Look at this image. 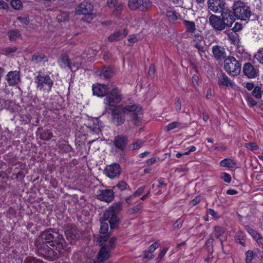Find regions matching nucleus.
<instances>
[{"label": "nucleus", "mask_w": 263, "mask_h": 263, "mask_svg": "<svg viewBox=\"0 0 263 263\" xmlns=\"http://www.w3.org/2000/svg\"><path fill=\"white\" fill-rule=\"evenodd\" d=\"M58 19L60 22H65L68 20L69 16L67 13H62L58 16Z\"/></svg>", "instance_id": "nucleus-50"}, {"label": "nucleus", "mask_w": 263, "mask_h": 263, "mask_svg": "<svg viewBox=\"0 0 263 263\" xmlns=\"http://www.w3.org/2000/svg\"><path fill=\"white\" fill-rule=\"evenodd\" d=\"M47 61V57L42 53L34 54L32 58V61L35 63H39L42 61Z\"/></svg>", "instance_id": "nucleus-30"}, {"label": "nucleus", "mask_w": 263, "mask_h": 263, "mask_svg": "<svg viewBox=\"0 0 263 263\" xmlns=\"http://www.w3.org/2000/svg\"><path fill=\"white\" fill-rule=\"evenodd\" d=\"M114 187H117L120 191H123L127 189H128L130 190L128 185L124 181H119Z\"/></svg>", "instance_id": "nucleus-40"}, {"label": "nucleus", "mask_w": 263, "mask_h": 263, "mask_svg": "<svg viewBox=\"0 0 263 263\" xmlns=\"http://www.w3.org/2000/svg\"><path fill=\"white\" fill-rule=\"evenodd\" d=\"M9 39L11 41H14L21 37V34L17 30H13L8 32Z\"/></svg>", "instance_id": "nucleus-35"}, {"label": "nucleus", "mask_w": 263, "mask_h": 263, "mask_svg": "<svg viewBox=\"0 0 263 263\" xmlns=\"http://www.w3.org/2000/svg\"><path fill=\"white\" fill-rule=\"evenodd\" d=\"M127 106H135L136 108L133 109V111H127V114H129L132 122L136 125H138L140 123V120L139 115L142 113L141 108L136 104L127 105Z\"/></svg>", "instance_id": "nucleus-19"}, {"label": "nucleus", "mask_w": 263, "mask_h": 263, "mask_svg": "<svg viewBox=\"0 0 263 263\" xmlns=\"http://www.w3.org/2000/svg\"><path fill=\"white\" fill-rule=\"evenodd\" d=\"M168 249V248L166 247V248H163V250H161V251L159 253V254L157 258V261L158 262H160L162 260V259L163 258L164 256L166 253Z\"/></svg>", "instance_id": "nucleus-52"}, {"label": "nucleus", "mask_w": 263, "mask_h": 263, "mask_svg": "<svg viewBox=\"0 0 263 263\" xmlns=\"http://www.w3.org/2000/svg\"><path fill=\"white\" fill-rule=\"evenodd\" d=\"M218 84L220 87H232L233 83L230 79L224 73H221L218 77Z\"/></svg>", "instance_id": "nucleus-25"}, {"label": "nucleus", "mask_w": 263, "mask_h": 263, "mask_svg": "<svg viewBox=\"0 0 263 263\" xmlns=\"http://www.w3.org/2000/svg\"><path fill=\"white\" fill-rule=\"evenodd\" d=\"M209 23L216 31H221L226 28L221 17L215 14H211L210 16Z\"/></svg>", "instance_id": "nucleus-13"}, {"label": "nucleus", "mask_w": 263, "mask_h": 263, "mask_svg": "<svg viewBox=\"0 0 263 263\" xmlns=\"http://www.w3.org/2000/svg\"><path fill=\"white\" fill-rule=\"evenodd\" d=\"M220 165L222 167L234 168L236 167L237 164L234 160L230 158H226L220 161Z\"/></svg>", "instance_id": "nucleus-29"}, {"label": "nucleus", "mask_w": 263, "mask_h": 263, "mask_svg": "<svg viewBox=\"0 0 263 263\" xmlns=\"http://www.w3.org/2000/svg\"><path fill=\"white\" fill-rule=\"evenodd\" d=\"M208 213L213 216V217L217 218V213L214 211L213 209H209L208 210Z\"/></svg>", "instance_id": "nucleus-63"}, {"label": "nucleus", "mask_w": 263, "mask_h": 263, "mask_svg": "<svg viewBox=\"0 0 263 263\" xmlns=\"http://www.w3.org/2000/svg\"><path fill=\"white\" fill-rule=\"evenodd\" d=\"M224 0H208L207 7L209 11L215 13L222 12L225 6Z\"/></svg>", "instance_id": "nucleus-11"}, {"label": "nucleus", "mask_w": 263, "mask_h": 263, "mask_svg": "<svg viewBox=\"0 0 263 263\" xmlns=\"http://www.w3.org/2000/svg\"><path fill=\"white\" fill-rule=\"evenodd\" d=\"M254 258V254L253 251H248L246 253V263H252V260Z\"/></svg>", "instance_id": "nucleus-42"}, {"label": "nucleus", "mask_w": 263, "mask_h": 263, "mask_svg": "<svg viewBox=\"0 0 263 263\" xmlns=\"http://www.w3.org/2000/svg\"><path fill=\"white\" fill-rule=\"evenodd\" d=\"M180 123L179 122H173L168 124L166 126V129L167 131L173 129L175 128L178 127L180 125Z\"/></svg>", "instance_id": "nucleus-48"}, {"label": "nucleus", "mask_w": 263, "mask_h": 263, "mask_svg": "<svg viewBox=\"0 0 263 263\" xmlns=\"http://www.w3.org/2000/svg\"><path fill=\"white\" fill-rule=\"evenodd\" d=\"M242 72L249 79H254L259 76L258 68L250 63H246L243 65Z\"/></svg>", "instance_id": "nucleus-15"}, {"label": "nucleus", "mask_w": 263, "mask_h": 263, "mask_svg": "<svg viewBox=\"0 0 263 263\" xmlns=\"http://www.w3.org/2000/svg\"><path fill=\"white\" fill-rule=\"evenodd\" d=\"M246 230L253 237L258 246L263 249V236L256 230L249 226L246 227Z\"/></svg>", "instance_id": "nucleus-22"}, {"label": "nucleus", "mask_w": 263, "mask_h": 263, "mask_svg": "<svg viewBox=\"0 0 263 263\" xmlns=\"http://www.w3.org/2000/svg\"><path fill=\"white\" fill-rule=\"evenodd\" d=\"M255 57L260 64H263V49H260L255 54Z\"/></svg>", "instance_id": "nucleus-46"}, {"label": "nucleus", "mask_w": 263, "mask_h": 263, "mask_svg": "<svg viewBox=\"0 0 263 263\" xmlns=\"http://www.w3.org/2000/svg\"><path fill=\"white\" fill-rule=\"evenodd\" d=\"M6 80L10 86L17 84L21 80L20 72L17 70L9 71L6 76Z\"/></svg>", "instance_id": "nucleus-20"}, {"label": "nucleus", "mask_w": 263, "mask_h": 263, "mask_svg": "<svg viewBox=\"0 0 263 263\" xmlns=\"http://www.w3.org/2000/svg\"><path fill=\"white\" fill-rule=\"evenodd\" d=\"M182 23L185 27V31L184 34L187 38H191L195 34H200L196 29V26L194 22L184 20Z\"/></svg>", "instance_id": "nucleus-14"}, {"label": "nucleus", "mask_w": 263, "mask_h": 263, "mask_svg": "<svg viewBox=\"0 0 263 263\" xmlns=\"http://www.w3.org/2000/svg\"><path fill=\"white\" fill-rule=\"evenodd\" d=\"M135 106L123 107L118 106L115 107L111 110V120L114 124L116 126H119L124 123L125 121V114H127V111H133L135 109Z\"/></svg>", "instance_id": "nucleus-3"}, {"label": "nucleus", "mask_w": 263, "mask_h": 263, "mask_svg": "<svg viewBox=\"0 0 263 263\" xmlns=\"http://www.w3.org/2000/svg\"><path fill=\"white\" fill-rule=\"evenodd\" d=\"M122 39V35L120 31H115L111 34H110L108 37V40L110 42H116L119 41Z\"/></svg>", "instance_id": "nucleus-31"}, {"label": "nucleus", "mask_w": 263, "mask_h": 263, "mask_svg": "<svg viewBox=\"0 0 263 263\" xmlns=\"http://www.w3.org/2000/svg\"><path fill=\"white\" fill-rule=\"evenodd\" d=\"M145 186H143L138 188L133 194V196L136 197L141 195L144 191Z\"/></svg>", "instance_id": "nucleus-53"}, {"label": "nucleus", "mask_w": 263, "mask_h": 263, "mask_svg": "<svg viewBox=\"0 0 263 263\" xmlns=\"http://www.w3.org/2000/svg\"><path fill=\"white\" fill-rule=\"evenodd\" d=\"M242 29V25L238 22L235 23L234 27L232 28V30L234 32H236L240 31Z\"/></svg>", "instance_id": "nucleus-55"}, {"label": "nucleus", "mask_w": 263, "mask_h": 263, "mask_svg": "<svg viewBox=\"0 0 263 263\" xmlns=\"http://www.w3.org/2000/svg\"><path fill=\"white\" fill-rule=\"evenodd\" d=\"M223 67L226 71L230 75L236 76L240 72V65L233 57L230 56L225 59Z\"/></svg>", "instance_id": "nucleus-6"}, {"label": "nucleus", "mask_w": 263, "mask_h": 263, "mask_svg": "<svg viewBox=\"0 0 263 263\" xmlns=\"http://www.w3.org/2000/svg\"><path fill=\"white\" fill-rule=\"evenodd\" d=\"M93 94L98 97L105 96L109 90V88L104 84H97L92 87Z\"/></svg>", "instance_id": "nucleus-24"}, {"label": "nucleus", "mask_w": 263, "mask_h": 263, "mask_svg": "<svg viewBox=\"0 0 263 263\" xmlns=\"http://www.w3.org/2000/svg\"><path fill=\"white\" fill-rule=\"evenodd\" d=\"M17 20H19L22 23L27 25L29 23V18L27 17H18Z\"/></svg>", "instance_id": "nucleus-60"}, {"label": "nucleus", "mask_w": 263, "mask_h": 263, "mask_svg": "<svg viewBox=\"0 0 263 263\" xmlns=\"http://www.w3.org/2000/svg\"><path fill=\"white\" fill-rule=\"evenodd\" d=\"M11 5L15 10H20L23 7V3L20 0H11Z\"/></svg>", "instance_id": "nucleus-39"}, {"label": "nucleus", "mask_w": 263, "mask_h": 263, "mask_svg": "<svg viewBox=\"0 0 263 263\" xmlns=\"http://www.w3.org/2000/svg\"><path fill=\"white\" fill-rule=\"evenodd\" d=\"M121 211V205L117 203L109 207L103 214V220L101 221V225L100 229V233L103 234L107 233L108 230V225L106 221H108L111 229L117 228L119 223V218L118 214Z\"/></svg>", "instance_id": "nucleus-1"}, {"label": "nucleus", "mask_w": 263, "mask_h": 263, "mask_svg": "<svg viewBox=\"0 0 263 263\" xmlns=\"http://www.w3.org/2000/svg\"><path fill=\"white\" fill-rule=\"evenodd\" d=\"M109 247L102 246L98 255V261L102 262L108 258L110 254Z\"/></svg>", "instance_id": "nucleus-26"}, {"label": "nucleus", "mask_w": 263, "mask_h": 263, "mask_svg": "<svg viewBox=\"0 0 263 263\" xmlns=\"http://www.w3.org/2000/svg\"><path fill=\"white\" fill-rule=\"evenodd\" d=\"M43 238L46 242L52 243L50 246H53L56 244L59 249H63L64 247V239L63 235L58 232L50 229L45 232L42 234Z\"/></svg>", "instance_id": "nucleus-5"}, {"label": "nucleus", "mask_w": 263, "mask_h": 263, "mask_svg": "<svg viewBox=\"0 0 263 263\" xmlns=\"http://www.w3.org/2000/svg\"><path fill=\"white\" fill-rule=\"evenodd\" d=\"M229 40L233 43H236L238 40V35L237 33L231 32L228 34Z\"/></svg>", "instance_id": "nucleus-44"}, {"label": "nucleus", "mask_w": 263, "mask_h": 263, "mask_svg": "<svg viewBox=\"0 0 263 263\" xmlns=\"http://www.w3.org/2000/svg\"><path fill=\"white\" fill-rule=\"evenodd\" d=\"M52 133L49 130H45L40 135L41 139L45 141H48L52 137Z\"/></svg>", "instance_id": "nucleus-34"}, {"label": "nucleus", "mask_w": 263, "mask_h": 263, "mask_svg": "<svg viewBox=\"0 0 263 263\" xmlns=\"http://www.w3.org/2000/svg\"><path fill=\"white\" fill-rule=\"evenodd\" d=\"M116 241V238L115 237H112L109 241V246H107L106 247H109V249L111 250L114 248Z\"/></svg>", "instance_id": "nucleus-58"}, {"label": "nucleus", "mask_w": 263, "mask_h": 263, "mask_svg": "<svg viewBox=\"0 0 263 263\" xmlns=\"http://www.w3.org/2000/svg\"><path fill=\"white\" fill-rule=\"evenodd\" d=\"M25 263H44L42 260L35 257H29L26 258Z\"/></svg>", "instance_id": "nucleus-45"}, {"label": "nucleus", "mask_w": 263, "mask_h": 263, "mask_svg": "<svg viewBox=\"0 0 263 263\" xmlns=\"http://www.w3.org/2000/svg\"><path fill=\"white\" fill-rule=\"evenodd\" d=\"M139 40L137 35L133 34L130 35L128 38V46H132L133 44L137 43Z\"/></svg>", "instance_id": "nucleus-41"}, {"label": "nucleus", "mask_w": 263, "mask_h": 263, "mask_svg": "<svg viewBox=\"0 0 263 263\" xmlns=\"http://www.w3.org/2000/svg\"><path fill=\"white\" fill-rule=\"evenodd\" d=\"M252 95L257 99H260L262 95V91L261 88L258 86H256L253 89L252 92Z\"/></svg>", "instance_id": "nucleus-37"}, {"label": "nucleus", "mask_w": 263, "mask_h": 263, "mask_svg": "<svg viewBox=\"0 0 263 263\" xmlns=\"http://www.w3.org/2000/svg\"><path fill=\"white\" fill-rule=\"evenodd\" d=\"M212 51L214 58L217 61H221L227 56L224 48L220 46L215 45L213 46Z\"/></svg>", "instance_id": "nucleus-23"}, {"label": "nucleus", "mask_w": 263, "mask_h": 263, "mask_svg": "<svg viewBox=\"0 0 263 263\" xmlns=\"http://www.w3.org/2000/svg\"><path fill=\"white\" fill-rule=\"evenodd\" d=\"M93 5L90 2L84 1L76 8V15H90L92 14Z\"/></svg>", "instance_id": "nucleus-8"}, {"label": "nucleus", "mask_w": 263, "mask_h": 263, "mask_svg": "<svg viewBox=\"0 0 263 263\" xmlns=\"http://www.w3.org/2000/svg\"><path fill=\"white\" fill-rule=\"evenodd\" d=\"M34 83L38 90L47 92L51 91L54 83L50 77L43 73L42 71L37 72V75L34 77Z\"/></svg>", "instance_id": "nucleus-4"}, {"label": "nucleus", "mask_w": 263, "mask_h": 263, "mask_svg": "<svg viewBox=\"0 0 263 263\" xmlns=\"http://www.w3.org/2000/svg\"><path fill=\"white\" fill-rule=\"evenodd\" d=\"M150 0H128V5L131 10L139 9L146 11L152 5Z\"/></svg>", "instance_id": "nucleus-7"}, {"label": "nucleus", "mask_w": 263, "mask_h": 263, "mask_svg": "<svg viewBox=\"0 0 263 263\" xmlns=\"http://www.w3.org/2000/svg\"><path fill=\"white\" fill-rule=\"evenodd\" d=\"M108 238L109 236L107 234H104L103 236H100L99 237L98 241L100 242H101L102 241H106L108 240Z\"/></svg>", "instance_id": "nucleus-61"}, {"label": "nucleus", "mask_w": 263, "mask_h": 263, "mask_svg": "<svg viewBox=\"0 0 263 263\" xmlns=\"http://www.w3.org/2000/svg\"><path fill=\"white\" fill-rule=\"evenodd\" d=\"M128 142L127 137L118 135L115 137L113 143L117 151H124Z\"/></svg>", "instance_id": "nucleus-18"}, {"label": "nucleus", "mask_w": 263, "mask_h": 263, "mask_svg": "<svg viewBox=\"0 0 263 263\" xmlns=\"http://www.w3.org/2000/svg\"><path fill=\"white\" fill-rule=\"evenodd\" d=\"M175 108L177 112H179L181 109V102L179 97H177L175 99Z\"/></svg>", "instance_id": "nucleus-51"}, {"label": "nucleus", "mask_w": 263, "mask_h": 263, "mask_svg": "<svg viewBox=\"0 0 263 263\" xmlns=\"http://www.w3.org/2000/svg\"><path fill=\"white\" fill-rule=\"evenodd\" d=\"M159 247V244L155 242L149 246V250L151 251V252L154 251L157 248H158Z\"/></svg>", "instance_id": "nucleus-62"}, {"label": "nucleus", "mask_w": 263, "mask_h": 263, "mask_svg": "<svg viewBox=\"0 0 263 263\" xmlns=\"http://www.w3.org/2000/svg\"><path fill=\"white\" fill-rule=\"evenodd\" d=\"M233 13L238 20L248 21L251 15L250 8L245 2L240 0L236 1L232 6Z\"/></svg>", "instance_id": "nucleus-2"}, {"label": "nucleus", "mask_w": 263, "mask_h": 263, "mask_svg": "<svg viewBox=\"0 0 263 263\" xmlns=\"http://www.w3.org/2000/svg\"><path fill=\"white\" fill-rule=\"evenodd\" d=\"M104 174L111 179L119 177L121 174L120 165L118 163H114L107 165L104 169Z\"/></svg>", "instance_id": "nucleus-12"}, {"label": "nucleus", "mask_w": 263, "mask_h": 263, "mask_svg": "<svg viewBox=\"0 0 263 263\" xmlns=\"http://www.w3.org/2000/svg\"><path fill=\"white\" fill-rule=\"evenodd\" d=\"M166 16L172 21H176L178 19L179 15L174 11H167L166 13Z\"/></svg>", "instance_id": "nucleus-36"}, {"label": "nucleus", "mask_w": 263, "mask_h": 263, "mask_svg": "<svg viewBox=\"0 0 263 263\" xmlns=\"http://www.w3.org/2000/svg\"><path fill=\"white\" fill-rule=\"evenodd\" d=\"M144 142L142 140H138L130 144L129 146L132 150H135L140 148L143 144Z\"/></svg>", "instance_id": "nucleus-38"}, {"label": "nucleus", "mask_w": 263, "mask_h": 263, "mask_svg": "<svg viewBox=\"0 0 263 263\" xmlns=\"http://www.w3.org/2000/svg\"><path fill=\"white\" fill-rule=\"evenodd\" d=\"M220 13L221 17L224 24L226 28L232 27L233 23L236 20V17L233 12H232L230 9H227L226 10L224 9Z\"/></svg>", "instance_id": "nucleus-16"}, {"label": "nucleus", "mask_w": 263, "mask_h": 263, "mask_svg": "<svg viewBox=\"0 0 263 263\" xmlns=\"http://www.w3.org/2000/svg\"><path fill=\"white\" fill-rule=\"evenodd\" d=\"M254 84L253 82H248L246 84V88L248 90H252L254 88Z\"/></svg>", "instance_id": "nucleus-64"}, {"label": "nucleus", "mask_w": 263, "mask_h": 263, "mask_svg": "<svg viewBox=\"0 0 263 263\" xmlns=\"http://www.w3.org/2000/svg\"><path fill=\"white\" fill-rule=\"evenodd\" d=\"M221 178L227 183H230L232 179L231 175L225 172L221 174Z\"/></svg>", "instance_id": "nucleus-49"}, {"label": "nucleus", "mask_w": 263, "mask_h": 263, "mask_svg": "<svg viewBox=\"0 0 263 263\" xmlns=\"http://www.w3.org/2000/svg\"><path fill=\"white\" fill-rule=\"evenodd\" d=\"M154 255L151 251H145L144 252V258L148 259H152L154 257Z\"/></svg>", "instance_id": "nucleus-57"}, {"label": "nucleus", "mask_w": 263, "mask_h": 263, "mask_svg": "<svg viewBox=\"0 0 263 263\" xmlns=\"http://www.w3.org/2000/svg\"><path fill=\"white\" fill-rule=\"evenodd\" d=\"M246 147L251 151H256L259 149L258 145L256 143L253 142L246 143Z\"/></svg>", "instance_id": "nucleus-47"}, {"label": "nucleus", "mask_w": 263, "mask_h": 263, "mask_svg": "<svg viewBox=\"0 0 263 263\" xmlns=\"http://www.w3.org/2000/svg\"><path fill=\"white\" fill-rule=\"evenodd\" d=\"M70 65H71V67H69L70 69L71 70H77L79 67L81 66V63L79 62H71Z\"/></svg>", "instance_id": "nucleus-56"}, {"label": "nucleus", "mask_w": 263, "mask_h": 263, "mask_svg": "<svg viewBox=\"0 0 263 263\" xmlns=\"http://www.w3.org/2000/svg\"><path fill=\"white\" fill-rule=\"evenodd\" d=\"M224 230L222 228L220 227H215L214 228V231L213 232V235L216 237L217 238L219 239V240L221 242V245H222V241L220 238V236L223 234Z\"/></svg>", "instance_id": "nucleus-33"}, {"label": "nucleus", "mask_w": 263, "mask_h": 263, "mask_svg": "<svg viewBox=\"0 0 263 263\" xmlns=\"http://www.w3.org/2000/svg\"><path fill=\"white\" fill-rule=\"evenodd\" d=\"M246 100L250 107L254 106L257 104L256 102L250 96L247 97Z\"/></svg>", "instance_id": "nucleus-54"}, {"label": "nucleus", "mask_w": 263, "mask_h": 263, "mask_svg": "<svg viewBox=\"0 0 263 263\" xmlns=\"http://www.w3.org/2000/svg\"><path fill=\"white\" fill-rule=\"evenodd\" d=\"M114 74V72L113 70L110 67H108L104 68L101 73L100 74V76L105 79H109L112 77Z\"/></svg>", "instance_id": "nucleus-32"}, {"label": "nucleus", "mask_w": 263, "mask_h": 263, "mask_svg": "<svg viewBox=\"0 0 263 263\" xmlns=\"http://www.w3.org/2000/svg\"><path fill=\"white\" fill-rule=\"evenodd\" d=\"M52 246L53 247V248L48 247L46 244H43L41 246L39 249L41 251H43L42 253L44 256L54 259L59 257L61 249H59L57 246L55 250H54V245Z\"/></svg>", "instance_id": "nucleus-10"}, {"label": "nucleus", "mask_w": 263, "mask_h": 263, "mask_svg": "<svg viewBox=\"0 0 263 263\" xmlns=\"http://www.w3.org/2000/svg\"><path fill=\"white\" fill-rule=\"evenodd\" d=\"M199 80V77L197 75L194 74L193 76L192 81L194 86H196L198 85Z\"/></svg>", "instance_id": "nucleus-59"}, {"label": "nucleus", "mask_w": 263, "mask_h": 263, "mask_svg": "<svg viewBox=\"0 0 263 263\" xmlns=\"http://www.w3.org/2000/svg\"><path fill=\"white\" fill-rule=\"evenodd\" d=\"M97 197L100 200L110 202L114 198V193L112 190H99L97 192Z\"/></svg>", "instance_id": "nucleus-17"}, {"label": "nucleus", "mask_w": 263, "mask_h": 263, "mask_svg": "<svg viewBox=\"0 0 263 263\" xmlns=\"http://www.w3.org/2000/svg\"><path fill=\"white\" fill-rule=\"evenodd\" d=\"M58 63L62 68L71 67V61L66 54H62L58 59Z\"/></svg>", "instance_id": "nucleus-27"}, {"label": "nucleus", "mask_w": 263, "mask_h": 263, "mask_svg": "<svg viewBox=\"0 0 263 263\" xmlns=\"http://www.w3.org/2000/svg\"><path fill=\"white\" fill-rule=\"evenodd\" d=\"M115 10L114 11V14L116 16H119L123 10V6L121 3L117 4L115 6Z\"/></svg>", "instance_id": "nucleus-43"}, {"label": "nucleus", "mask_w": 263, "mask_h": 263, "mask_svg": "<svg viewBox=\"0 0 263 263\" xmlns=\"http://www.w3.org/2000/svg\"><path fill=\"white\" fill-rule=\"evenodd\" d=\"M192 39V43L193 46L198 49L200 52H204L205 51V47L204 46L203 36L200 33L195 34L194 36L191 38Z\"/></svg>", "instance_id": "nucleus-21"}, {"label": "nucleus", "mask_w": 263, "mask_h": 263, "mask_svg": "<svg viewBox=\"0 0 263 263\" xmlns=\"http://www.w3.org/2000/svg\"><path fill=\"white\" fill-rule=\"evenodd\" d=\"M59 152L61 153H68L72 151V147L67 142L63 141L59 142L57 145Z\"/></svg>", "instance_id": "nucleus-28"}, {"label": "nucleus", "mask_w": 263, "mask_h": 263, "mask_svg": "<svg viewBox=\"0 0 263 263\" xmlns=\"http://www.w3.org/2000/svg\"><path fill=\"white\" fill-rule=\"evenodd\" d=\"M122 97L120 90L115 87L109 93L104 99V103L108 106H113L114 104H117L121 100Z\"/></svg>", "instance_id": "nucleus-9"}]
</instances>
